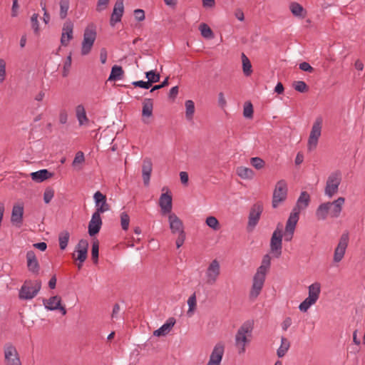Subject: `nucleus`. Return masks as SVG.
<instances>
[{"mask_svg":"<svg viewBox=\"0 0 365 365\" xmlns=\"http://www.w3.org/2000/svg\"><path fill=\"white\" fill-rule=\"evenodd\" d=\"M310 195L306 191H302L298 197L296 205L293 207L289 218L286 222L284 230V240L290 242L294 236L297 222L299 219V214L304 210L309 205Z\"/></svg>","mask_w":365,"mask_h":365,"instance_id":"obj_1","label":"nucleus"},{"mask_svg":"<svg viewBox=\"0 0 365 365\" xmlns=\"http://www.w3.org/2000/svg\"><path fill=\"white\" fill-rule=\"evenodd\" d=\"M270 267L271 257L269 254H267L263 256L261 264L257 269L252 277V285L249 292V298L250 300H255L261 294Z\"/></svg>","mask_w":365,"mask_h":365,"instance_id":"obj_2","label":"nucleus"},{"mask_svg":"<svg viewBox=\"0 0 365 365\" xmlns=\"http://www.w3.org/2000/svg\"><path fill=\"white\" fill-rule=\"evenodd\" d=\"M345 198L339 197L332 202L321 203L317 208L315 217L318 221H324L328 217L338 218L343 210Z\"/></svg>","mask_w":365,"mask_h":365,"instance_id":"obj_3","label":"nucleus"},{"mask_svg":"<svg viewBox=\"0 0 365 365\" xmlns=\"http://www.w3.org/2000/svg\"><path fill=\"white\" fill-rule=\"evenodd\" d=\"M254 322L247 321L238 329L235 336V344L239 354H243L246 351V346L251 341Z\"/></svg>","mask_w":365,"mask_h":365,"instance_id":"obj_4","label":"nucleus"},{"mask_svg":"<svg viewBox=\"0 0 365 365\" xmlns=\"http://www.w3.org/2000/svg\"><path fill=\"white\" fill-rule=\"evenodd\" d=\"M307 289V297L298 307L299 310L303 313L307 312L319 300L322 292V284L319 282H314L308 286Z\"/></svg>","mask_w":365,"mask_h":365,"instance_id":"obj_5","label":"nucleus"},{"mask_svg":"<svg viewBox=\"0 0 365 365\" xmlns=\"http://www.w3.org/2000/svg\"><path fill=\"white\" fill-rule=\"evenodd\" d=\"M97 38L96 26L93 24L88 25L83 31V40L81 46V53L86 56L91 51Z\"/></svg>","mask_w":365,"mask_h":365,"instance_id":"obj_6","label":"nucleus"},{"mask_svg":"<svg viewBox=\"0 0 365 365\" xmlns=\"http://www.w3.org/2000/svg\"><path fill=\"white\" fill-rule=\"evenodd\" d=\"M41 288L40 280H26L19 290V297L23 300L32 299L38 294Z\"/></svg>","mask_w":365,"mask_h":365,"instance_id":"obj_7","label":"nucleus"},{"mask_svg":"<svg viewBox=\"0 0 365 365\" xmlns=\"http://www.w3.org/2000/svg\"><path fill=\"white\" fill-rule=\"evenodd\" d=\"M221 274V264L218 259L211 260L207 265L205 270V282L208 285L215 284L219 279Z\"/></svg>","mask_w":365,"mask_h":365,"instance_id":"obj_8","label":"nucleus"},{"mask_svg":"<svg viewBox=\"0 0 365 365\" xmlns=\"http://www.w3.org/2000/svg\"><path fill=\"white\" fill-rule=\"evenodd\" d=\"M341 174L339 171L331 173L327 180L324 187V195L329 198H331L337 194L339 185L341 182Z\"/></svg>","mask_w":365,"mask_h":365,"instance_id":"obj_9","label":"nucleus"},{"mask_svg":"<svg viewBox=\"0 0 365 365\" xmlns=\"http://www.w3.org/2000/svg\"><path fill=\"white\" fill-rule=\"evenodd\" d=\"M323 120L321 117L315 119L309 135L307 141V150L313 151L315 150L318 145L319 139L322 135Z\"/></svg>","mask_w":365,"mask_h":365,"instance_id":"obj_10","label":"nucleus"},{"mask_svg":"<svg viewBox=\"0 0 365 365\" xmlns=\"http://www.w3.org/2000/svg\"><path fill=\"white\" fill-rule=\"evenodd\" d=\"M225 346L223 342L216 343L212 348L205 365H222Z\"/></svg>","mask_w":365,"mask_h":365,"instance_id":"obj_11","label":"nucleus"},{"mask_svg":"<svg viewBox=\"0 0 365 365\" xmlns=\"http://www.w3.org/2000/svg\"><path fill=\"white\" fill-rule=\"evenodd\" d=\"M282 237H284V234H282V227L278 225L270 240V251L276 258H279L282 255Z\"/></svg>","mask_w":365,"mask_h":365,"instance_id":"obj_12","label":"nucleus"},{"mask_svg":"<svg viewBox=\"0 0 365 365\" xmlns=\"http://www.w3.org/2000/svg\"><path fill=\"white\" fill-rule=\"evenodd\" d=\"M287 195V184L284 180H281L276 183L273 196L272 207L277 208L282 202H283Z\"/></svg>","mask_w":365,"mask_h":365,"instance_id":"obj_13","label":"nucleus"},{"mask_svg":"<svg viewBox=\"0 0 365 365\" xmlns=\"http://www.w3.org/2000/svg\"><path fill=\"white\" fill-rule=\"evenodd\" d=\"M162 191L163 192L159 197L158 205L160 208L162 215L165 216L173 212V197L168 187H163Z\"/></svg>","mask_w":365,"mask_h":365,"instance_id":"obj_14","label":"nucleus"},{"mask_svg":"<svg viewBox=\"0 0 365 365\" xmlns=\"http://www.w3.org/2000/svg\"><path fill=\"white\" fill-rule=\"evenodd\" d=\"M5 365H21L20 356L16 348L12 344L4 347Z\"/></svg>","mask_w":365,"mask_h":365,"instance_id":"obj_15","label":"nucleus"},{"mask_svg":"<svg viewBox=\"0 0 365 365\" xmlns=\"http://www.w3.org/2000/svg\"><path fill=\"white\" fill-rule=\"evenodd\" d=\"M263 212V205L258 202L254 204L250 211L248 217L247 227L250 230H252L257 225L260 216Z\"/></svg>","mask_w":365,"mask_h":365,"instance_id":"obj_16","label":"nucleus"},{"mask_svg":"<svg viewBox=\"0 0 365 365\" xmlns=\"http://www.w3.org/2000/svg\"><path fill=\"white\" fill-rule=\"evenodd\" d=\"M74 24L70 19H67L62 26L61 35V44L62 46H68L73 38Z\"/></svg>","mask_w":365,"mask_h":365,"instance_id":"obj_17","label":"nucleus"},{"mask_svg":"<svg viewBox=\"0 0 365 365\" xmlns=\"http://www.w3.org/2000/svg\"><path fill=\"white\" fill-rule=\"evenodd\" d=\"M165 216L168 218L169 229L173 235L185 232L183 222L175 212Z\"/></svg>","mask_w":365,"mask_h":365,"instance_id":"obj_18","label":"nucleus"},{"mask_svg":"<svg viewBox=\"0 0 365 365\" xmlns=\"http://www.w3.org/2000/svg\"><path fill=\"white\" fill-rule=\"evenodd\" d=\"M348 243L349 235L347 233L342 234L334 252L333 260L335 263H339L344 258Z\"/></svg>","mask_w":365,"mask_h":365,"instance_id":"obj_19","label":"nucleus"},{"mask_svg":"<svg viewBox=\"0 0 365 365\" xmlns=\"http://www.w3.org/2000/svg\"><path fill=\"white\" fill-rule=\"evenodd\" d=\"M43 306L46 309L49 311L58 310L62 315L66 314V309L64 306L62 305L61 297L59 296H53L43 301Z\"/></svg>","mask_w":365,"mask_h":365,"instance_id":"obj_20","label":"nucleus"},{"mask_svg":"<svg viewBox=\"0 0 365 365\" xmlns=\"http://www.w3.org/2000/svg\"><path fill=\"white\" fill-rule=\"evenodd\" d=\"M26 267L29 272L32 274L37 276L40 272V264L35 252L33 250H29L26 255Z\"/></svg>","mask_w":365,"mask_h":365,"instance_id":"obj_21","label":"nucleus"},{"mask_svg":"<svg viewBox=\"0 0 365 365\" xmlns=\"http://www.w3.org/2000/svg\"><path fill=\"white\" fill-rule=\"evenodd\" d=\"M96 211L95 213L102 214L110 210V206L106 202V197L100 191H97L93 195Z\"/></svg>","mask_w":365,"mask_h":365,"instance_id":"obj_22","label":"nucleus"},{"mask_svg":"<svg viewBox=\"0 0 365 365\" xmlns=\"http://www.w3.org/2000/svg\"><path fill=\"white\" fill-rule=\"evenodd\" d=\"M142 122L148 125L153 114V101L150 98H145L142 103Z\"/></svg>","mask_w":365,"mask_h":365,"instance_id":"obj_23","label":"nucleus"},{"mask_svg":"<svg viewBox=\"0 0 365 365\" xmlns=\"http://www.w3.org/2000/svg\"><path fill=\"white\" fill-rule=\"evenodd\" d=\"M124 14L123 0H117L114 4L113 12L111 14L110 24L111 26H114L117 23L121 21V18Z\"/></svg>","mask_w":365,"mask_h":365,"instance_id":"obj_24","label":"nucleus"},{"mask_svg":"<svg viewBox=\"0 0 365 365\" xmlns=\"http://www.w3.org/2000/svg\"><path fill=\"white\" fill-rule=\"evenodd\" d=\"M102 226V219L98 213H93L88 223V234L94 236L98 234Z\"/></svg>","mask_w":365,"mask_h":365,"instance_id":"obj_25","label":"nucleus"},{"mask_svg":"<svg viewBox=\"0 0 365 365\" xmlns=\"http://www.w3.org/2000/svg\"><path fill=\"white\" fill-rule=\"evenodd\" d=\"M176 323L174 317L168 318L166 322L158 329L153 331V336L160 337L168 335Z\"/></svg>","mask_w":365,"mask_h":365,"instance_id":"obj_26","label":"nucleus"},{"mask_svg":"<svg viewBox=\"0 0 365 365\" xmlns=\"http://www.w3.org/2000/svg\"><path fill=\"white\" fill-rule=\"evenodd\" d=\"M24 215V206L18 204L14 205L11 211V222L15 226L19 227L22 225Z\"/></svg>","mask_w":365,"mask_h":365,"instance_id":"obj_27","label":"nucleus"},{"mask_svg":"<svg viewBox=\"0 0 365 365\" xmlns=\"http://www.w3.org/2000/svg\"><path fill=\"white\" fill-rule=\"evenodd\" d=\"M152 170L153 164L151 160L148 158L145 159L142 165V177L145 185H148L150 183Z\"/></svg>","mask_w":365,"mask_h":365,"instance_id":"obj_28","label":"nucleus"},{"mask_svg":"<svg viewBox=\"0 0 365 365\" xmlns=\"http://www.w3.org/2000/svg\"><path fill=\"white\" fill-rule=\"evenodd\" d=\"M76 117L80 126L87 125L89 123L86 109L82 104L78 105L75 108Z\"/></svg>","mask_w":365,"mask_h":365,"instance_id":"obj_29","label":"nucleus"},{"mask_svg":"<svg viewBox=\"0 0 365 365\" xmlns=\"http://www.w3.org/2000/svg\"><path fill=\"white\" fill-rule=\"evenodd\" d=\"M236 173L239 178L242 180H251L255 176V172L250 168L245 166H239L236 169Z\"/></svg>","mask_w":365,"mask_h":365,"instance_id":"obj_30","label":"nucleus"},{"mask_svg":"<svg viewBox=\"0 0 365 365\" xmlns=\"http://www.w3.org/2000/svg\"><path fill=\"white\" fill-rule=\"evenodd\" d=\"M291 13L297 18L304 19L307 11L303 6L297 2H291L289 6Z\"/></svg>","mask_w":365,"mask_h":365,"instance_id":"obj_31","label":"nucleus"},{"mask_svg":"<svg viewBox=\"0 0 365 365\" xmlns=\"http://www.w3.org/2000/svg\"><path fill=\"white\" fill-rule=\"evenodd\" d=\"M32 180L37 182H41L52 177V173H49L46 169L40 170L31 173Z\"/></svg>","mask_w":365,"mask_h":365,"instance_id":"obj_32","label":"nucleus"},{"mask_svg":"<svg viewBox=\"0 0 365 365\" xmlns=\"http://www.w3.org/2000/svg\"><path fill=\"white\" fill-rule=\"evenodd\" d=\"M185 118L187 121H192L195 114V103L192 100H187L185 102Z\"/></svg>","mask_w":365,"mask_h":365,"instance_id":"obj_33","label":"nucleus"},{"mask_svg":"<svg viewBox=\"0 0 365 365\" xmlns=\"http://www.w3.org/2000/svg\"><path fill=\"white\" fill-rule=\"evenodd\" d=\"M85 163V155L82 151H78L74 157V159L72 162V167L76 170H81L82 169V165Z\"/></svg>","mask_w":365,"mask_h":365,"instance_id":"obj_34","label":"nucleus"},{"mask_svg":"<svg viewBox=\"0 0 365 365\" xmlns=\"http://www.w3.org/2000/svg\"><path fill=\"white\" fill-rule=\"evenodd\" d=\"M187 303L188 305L187 315V317H190L193 315L197 309V299L195 293H193L192 295L189 297Z\"/></svg>","mask_w":365,"mask_h":365,"instance_id":"obj_35","label":"nucleus"},{"mask_svg":"<svg viewBox=\"0 0 365 365\" xmlns=\"http://www.w3.org/2000/svg\"><path fill=\"white\" fill-rule=\"evenodd\" d=\"M123 71L121 66L115 65L112 67L108 81H117L121 78Z\"/></svg>","mask_w":365,"mask_h":365,"instance_id":"obj_36","label":"nucleus"},{"mask_svg":"<svg viewBox=\"0 0 365 365\" xmlns=\"http://www.w3.org/2000/svg\"><path fill=\"white\" fill-rule=\"evenodd\" d=\"M199 30L202 36L207 39H212L214 37V34L210 26L205 24L202 23L199 26Z\"/></svg>","mask_w":365,"mask_h":365,"instance_id":"obj_37","label":"nucleus"},{"mask_svg":"<svg viewBox=\"0 0 365 365\" xmlns=\"http://www.w3.org/2000/svg\"><path fill=\"white\" fill-rule=\"evenodd\" d=\"M289 341L284 337L281 339V345L277 349V354L279 357H282L285 355L289 348Z\"/></svg>","mask_w":365,"mask_h":365,"instance_id":"obj_38","label":"nucleus"},{"mask_svg":"<svg viewBox=\"0 0 365 365\" xmlns=\"http://www.w3.org/2000/svg\"><path fill=\"white\" fill-rule=\"evenodd\" d=\"M60 11L59 16L61 19L66 18L68 11L69 9V1L68 0H60L59 2Z\"/></svg>","mask_w":365,"mask_h":365,"instance_id":"obj_39","label":"nucleus"},{"mask_svg":"<svg viewBox=\"0 0 365 365\" xmlns=\"http://www.w3.org/2000/svg\"><path fill=\"white\" fill-rule=\"evenodd\" d=\"M242 69L245 75L250 76L252 72V65L245 53H242Z\"/></svg>","mask_w":365,"mask_h":365,"instance_id":"obj_40","label":"nucleus"},{"mask_svg":"<svg viewBox=\"0 0 365 365\" xmlns=\"http://www.w3.org/2000/svg\"><path fill=\"white\" fill-rule=\"evenodd\" d=\"M70 235L68 232L63 231L59 234L58 241L61 250H64L68 243Z\"/></svg>","mask_w":365,"mask_h":365,"instance_id":"obj_41","label":"nucleus"},{"mask_svg":"<svg viewBox=\"0 0 365 365\" xmlns=\"http://www.w3.org/2000/svg\"><path fill=\"white\" fill-rule=\"evenodd\" d=\"M206 225L213 230H218L220 227V222L215 217L210 216L205 220Z\"/></svg>","mask_w":365,"mask_h":365,"instance_id":"obj_42","label":"nucleus"},{"mask_svg":"<svg viewBox=\"0 0 365 365\" xmlns=\"http://www.w3.org/2000/svg\"><path fill=\"white\" fill-rule=\"evenodd\" d=\"M31 28L36 36L40 34V26L38 22V14H34L31 17Z\"/></svg>","mask_w":365,"mask_h":365,"instance_id":"obj_43","label":"nucleus"},{"mask_svg":"<svg viewBox=\"0 0 365 365\" xmlns=\"http://www.w3.org/2000/svg\"><path fill=\"white\" fill-rule=\"evenodd\" d=\"M145 76L148 78V82H150L151 86L153 83H157L160 81V74L157 73L155 71L151 70L145 73Z\"/></svg>","mask_w":365,"mask_h":365,"instance_id":"obj_44","label":"nucleus"},{"mask_svg":"<svg viewBox=\"0 0 365 365\" xmlns=\"http://www.w3.org/2000/svg\"><path fill=\"white\" fill-rule=\"evenodd\" d=\"M250 163L257 170L262 169L265 165V162L259 157L251 158Z\"/></svg>","mask_w":365,"mask_h":365,"instance_id":"obj_45","label":"nucleus"},{"mask_svg":"<svg viewBox=\"0 0 365 365\" xmlns=\"http://www.w3.org/2000/svg\"><path fill=\"white\" fill-rule=\"evenodd\" d=\"M130 223V217L125 212H123L120 214V225L123 230H128Z\"/></svg>","mask_w":365,"mask_h":365,"instance_id":"obj_46","label":"nucleus"},{"mask_svg":"<svg viewBox=\"0 0 365 365\" xmlns=\"http://www.w3.org/2000/svg\"><path fill=\"white\" fill-rule=\"evenodd\" d=\"M99 244L98 242L94 241L92 244L91 256L94 263H97L98 260Z\"/></svg>","mask_w":365,"mask_h":365,"instance_id":"obj_47","label":"nucleus"},{"mask_svg":"<svg viewBox=\"0 0 365 365\" xmlns=\"http://www.w3.org/2000/svg\"><path fill=\"white\" fill-rule=\"evenodd\" d=\"M243 115L247 118H252L253 116V107L251 103H245L243 110Z\"/></svg>","mask_w":365,"mask_h":365,"instance_id":"obj_48","label":"nucleus"},{"mask_svg":"<svg viewBox=\"0 0 365 365\" xmlns=\"http://www.w3.org/2000/svg\"><path fill=\"white\" fill-rule=\"evenodd\" d=\"M54 197V190L51 187L45 190L43 193V201L46 204H48Z\"/></svg>","mask_w":365,"mask_h":365,"instance_id":"obj_49","label":"nucleus"},{"mask_svg":"<svg viewBox=\"0 0 365 365\" xmlns=\"http://www.w3.org/2000/svg\"><path fill=\"white\" fill-rule=\"evenodd\" d=\"M6 61L3 58H0V84L2 83L6 76Z\"/></svg>","mask_w":365,"mask_h":365,"instance_id":"obj_50","label":"nucleus"},{"mask_svg":"<svg viewBox=\"0 0 365 365\" xmlns=\"http://www.w3.org/2000/svg\"><path fill=\"white\" fill-rule=\"evenodd\" d=\"M294 88L299 92L304 93L307 91V84L302 81H298L294 82Z\"/></svg>","mask_w":365,"mask_h":365,"instance_id":"obj_51","label":"nucleus"},{"mask_svg":"<svg viewBox=\"0 0 365 365\" xmlns=\"http://www.w3.org/2000/svg\"><path fill=\"white\" fill-rule=\"evenodd\" d=\"M71 67V56L69 55L67 56L64 63H63V76H67L70 68Z\"/></svg>","mask_w":365,"mask_h":365,"instance_id":"obj_52","label":"nucleus"},{"mask_svg":"<svg viewBox=\"0 0 365 365\" xmlns=\"http://www.w3.org/2000/svg\"><path fill=\"white\" fill-rule=\"evenodd\" d=\"M88 242L86 240H79L78 243L76 247V251H88Z\"/></svg>","mask_w":365,"mask_h":365,"instance_id":"obj_53","label":"nucleus"},{"mask_svg":"<svg viewBox=\"0 0 365 365\" xmlns=\"http://www.w3.org/2000/svg\"><path fill=\"white\" fill-rule=\"evenodd\" d=\"M134 16L136 21H143L145 19V11L143 9H135L134 11Z\"/></svg>","mask_w":365,"mask_h":365,"instance_id":"obj_54","label":"nucleus"},{"mask_svg":"<svg viewBox=\"0 0 365 365\" xmlns=\"http://www.w3.org/2000/svg\"><path fill=\"white\" fill-rule=\"evenodd\" d=\"M76 259L79 261L81 263H83L86 258L88 255V251H76Z\"/></svg>","mask_w":365,"mask_h":365,"instance_id":"obj_55","label":"nucleus"},{"mask_svg":"<svg viewBox=\"0 0 365 365\" xmlns=\"http://www.w3.org/2000/svg\"><path fill=\"white\" fill-rule=\"evenodd\" d=\"M176 235H178V238L175 241V245H176L177 248H180V247L182 246V245L185 242L186 234H185V232H183V233L177 234Z\"/></svg>","mask_w":365,"mask_h":365,"instance_id":"obj_56","label":"nucleus"},{"mask_svg":"<svg viewBox=\"0 0 365 365\" xmlns=\"http://www.w3.org/2000/svg\"><path fill=\"white\" fill-rule=\"evenodd\" d=\"M132 84L135 87H140L145 89H148L151 86L150 85V82L143 81H133Z\"/></svg>","mask_w":365,"mask_h":365,"instance_id":"obj_57","label":"nucleus"},{"mask_svg":"<svg viewBox=\"0 0 365 365\" xmlns=\"http://www.w3.org/2000/svg\"><path fill=\"white\" fill-rule=\"evenodd\" d=\"M68 113L65 110H62L59 113L58 119L61 124H66L68 121Z\"/></svg>","mask_w":365,"mask_h":365,"instance_id":"obj_58","label":"nucleus"},{"mask_svg":"<svg viewBox=\"0 0 365 365\" xmlns=\"http://www.w3.org/2000/svg\"><path fill=\"white\" fill-rule=\"evenodd\" d=\"M217 102L220 108H224L226 107L227 101L223 93L220 92L218 93Z\"/></svg>","mask_w":365,"mask_h":365,"instance_id":"obj_59","label":"nucleus"},{"mask_svg":"<svg viewBox=\"0 0 365 365\" xmlns=\"http://www.w3.org/2000/svg\"><path fill=\"white\" fill-rule=\"evenodd\" d=\"M109 0H98L97 4V11H102L107 8Z\"/></svg>","mask_w":365,"mask_h":365,"instance_id":"obj_60","label":"nucleus"},{"mask_svg":"<svg viewBox=\"0 0 365 365\" xmlns=\"http://www.w3.org/2000/svg\"><path fill=\"white\" fill-rule=\"evenodd\" d=\"M299 67L302 71L309 73H312L314 71L313 68L307 62L301 63Z\"/></svg>","mask_w":365,"mask_h":365,"instance_id":"obj_61","label":"nucleus"},{"mask_svg":"<svg viewBox=\"0 0 365 365\" xmlns=\"http://www.w3.org/2000/svg\"><path fill=\"white\" fill-rule=\"evenodd\" d=\"M18 0H13L12 8H11V16L16 17L18 15L19 11Z\"/></svg>","mask_w":365,"mask_h":365,"instance_id":"obj_62","label":"nucleus"},{"mask_svg":"<svg viewBox=\"0 0 365 365\" xmlns=\"http://www.w3.org/2000/svg\"><path fill=\"white\" fill-rule=\"evenodd\" d=\"M180 181L183 185H187L188 182L189 177L187 172L182 171L180 173Z\"/></svg>","mask_w":365,"mask_h":365,"instance_id":"obj_63","label":"nucleus"},{"mask_svg":"<svg viewBox=\"0 0 365 365\" xmlns=\"http://www.w3.org/2000/svg\"><path fill=\"white\" fill-rule=\"evenodd\" d=\"M292 324V319L290 317H287L284 319V320L282 323V328L284 331H287V329L291 326Z\"/></svg>","mask_w":365,"mask_h":365,"instance_id":"obj_64","label":"nucleus"}]
</instances>
